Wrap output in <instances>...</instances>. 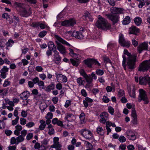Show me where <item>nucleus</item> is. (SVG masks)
<instances>
[{
  "instance_id": "obj_57",
  "label": "nucleus",
  "mask_w": 150,
  "mask_h": 150,
  "mask_svg": "<svg viewBox=\"0 0 150 150\" xmlns=\"http://www.w3.org/2000/svg\"><path fill=\"white\" fill-rule=\"evenodd\" d=\"M53 117V114L51 112H49L47 113L46 116L47 119H51Z\"/></svg>"
},
{
  "instance_id": "obj_29",
  "label": "nucleus",
  "mask_w": 150,
  "mask_h": 150,
  "mask_svg": "<svg viewBox=\"0 0 150 150\" xmlns=\"http://www.w3.org/2000/svg\"><path fill=\"white\" fill-rule=\"evenodd\" d=\"M103 59L104 62L106 64L107 63H109L110 64L109 65H112V64L108 57L104 56L103 57Z\"/></svg>"
},
{
  "instance_id": "obj_62",
  "label": "nucleus",
  "mask_w": 150,
  "mask_h": 150,
  "mask_svg": "<svg viewBox=\"0 0 150 150\" xmlns=\"http://www.w3.org/2000/svg\"><path fill=\"white\" fill-rule=\"evenodd\" d=\"M132 117H137V115L135 109L133 108L132 110Z\"/></svg>"
},
{
  "instance_id": "obj_10",
  "label": "nucleus",
  "mask_w": 150,
  "mask_h": 150,
  "mask_svg": "<svg viewBox=\"0 0 150 150\" xmlns=\"http://www.w3.org/2000/svg\"><path fill=\"white\" fill-rule=\"evenodd\" d=\"M139 83L141 84L145 85L148 83L150 87V77H140L139 78Z\"/></svg>"
},
{
  "instance_id": "obj_26",
  "label": "nucleus",
  "mask_w": 150,
  "mask_h": 150,
  "mask_svg": "<svg viewBox=\"0 0 150 150\" xmlns=\"http://www.w3.org/2000/svg\"><path fill=\"white\" fill-rule=\"evenodd\" d=\"M134 22L136 25L139 26L142 23V19L139 17H137L134 19Z\"/></svg>"
},
{
  "instance_id": "obj_25",
  "label": "nucleus",
  "mask_w": 150,
  "mask_h": 150,
  "mask_svg": "<svg viewBox=\"0 0 150 150\" xmlns=\"http://www.w3.org/2000/svg\"><path fill=\"white\" fill-rule=\"evenodd\" d=\"M48 47L49 50L53 51L54 50H56V47L54 44L53 42H50L48 44Z\"/></svg>"
},
{
  "instance_id": "obj_42",
  "label": "nucleus",
  "mask_w": 150,
  "mask_h": 150,
  "mask_svg": "<svg viewBox=\"0 0 150 150\" xmlns=\"http://www.w3.org/2000/svg\"><path fill=\"white\" fill-rule=\"evenodd\" d=\"M104 72L103 70L97 69L96 71V74L99 75L101 76L103 74Z\"/></svg>"
},
{
  "instance_id": "obj_27",
  "label": "nucleus",
  "mask_w": 150,
  "mask_h": 150,
  "mask_svg": "<svg viewBox=\"0 0 150 150\" xmlns=\"http://www.w3.org/2000/svg\"><path fill=\"white\" fill-rule=\"evenodd\" d=\"M55 88L54 85L51 84L45 88V90L47 92L50 91L51 90H53Z\"/></svg>"
},
{
  "instance_id": "obj_38",
  "label": "nucleus",
  "mask_w": 150,
  "mask_h": 150,
  "mask_svg": "<svg viewBox=\"0 0 150 150\" xmlns=\"http://www.w3.org/2000/svg\"><path fill=\"white\" fill-rule=\"evenodd\" d=\"M103 131V129L102 127H98L97 128V132L98 134L102 135L103 134V132H102Z\"/></svg>"
},
{
  "instance_id": "obj_46",
  "label": "nucleus",
  "mask_w": 150,
  "mask_h": 150,
  "mask_svg": "<svg viewBox=\"0 0 150 150\" xmlns=\"http://www.w3.org/2000/svg\"><path fill=\"white\" fill-rule=\"evenodd\" d=\"M19 119V117H16V119L13 120L12 122V124L13 125H14L17 124L18 123Z\"/></svg>"
},
{
  "instance_id": "obj_22",
  "label": "nucleus",
  "mask_w": 150,
  "mask_h": 150,
  "mask_svg": "<svg viewBox=\"0 0 150 150\" xmlns=\"http://www.w3.org/2000/svg\"><path fill=\"white\" fill-rule=\"evenodd\" d=\"M149 70L150 72V66H139V71L145 72Z\"/></svg>"
},
{
  "instance_id": "obj_64",
  "label": "nucleus",
  "mask_w": 150,
  "mask_h": 150,
  "mask_svg": "<svg viewBox=\"0 0 150 150\" xmlns=\"http://www.w3.org/2000/svg\"><path fill=\"white\" fill-rule=\"evenodd\" d=\"M27 133V130L24 129L21 132V136H22L23 138L26 135Z\"/></svg>"
},
{
  "instance_id": "obj_15",
  "label": "nucleus",
  "mask_w": 150,
  "mask_h": 150,
  "mask_svg": "<svg viewBox=\"0 0 150 150\" xmlns=\"http://www.w3.org/2000/svg\"><path fill=\"white\" fill-rule=\"evenodd\" d=\"M57 76V81L59 82H66L67 81V79L65 76L61 74H56Z\"/></svg>"
},
{
  "instance_id": "obj_47",
  "label": "nucleus",
  "mask_w": 150,
  "mask_h": 150,
  "mask_svg": "<svg viewBox=\"0 0 150 150\" xmlns=\"http://www.w3.org/2000/svg\"><path fill=\"white\" fill-rule=\"evenodd\" d=\"M79 72L80 74L82 76L84 77H85V76H86L87 75L85 71L83 69H81L79 71Z\"/></svg>"
},
{
  "instance_id": "obj_28",
  "label": "nucleus",
  "mask_w": 150,
  "mask_h": 150,
  "mask_svg": "<svg viewBox=\"0 0 150 150\" xmlns=\"http://www.w3.org/2000/svg\"><path fill=\"white\" fill-rule=\"evenodd\" d=\"M130 22V19L128 16H126L122 21V23L124 25H127L129 24Z\"/></svg>"
},
{
  "instance_id": "obj_61",
  "label": "nucleus",
  "mask_w": 150,
  "mask_h": 150,
  "mask_svg": "<svg viewBox=\"0 0 150 150\" xmlns=\"http://www.w3.org/2000/svg\"><path fill=\"white\" fill-rule=\"evenodd\" d=\"M103 100L105 103H107L109 101V99L107 96H104L103 98Z\"/></svg>"
},
{
  "instance_id": "obj_14",
  "label": "nucleus",
  "mask_w": 150,
  "mask_h": 150,
  "mask_svg": "<svg viewBox=\"0 0 150 150\" xmlns=\"http://www.w3.org/2000/svg\"><path fill=\"white\" fill-rule=\"evenodd\" d=\"M108 115L106 112L101 113L100 115L101 119L99 120L100 123L103 124L105 123L108 119Z\"/></svg>"
},
{
  "instance_id": "obj_30",
  "label": "nucleus",
  "mask_w": 150,
  "mask_h": 150,
  "mask_svg": "<svg viewBox=\"0 0 150 150\" xmlns=\"http://www.w3.org/2000/svg\"><path fill=\"white\" fill-rule=\"evenodd\" d=\"M81 123L83 124L84 123L85 116L84 113H81L79 116Z\"/></svg>"
},
{
  "instance_id": "obj_9",
  "label": "nucleus",
  "mask_w": 150,
  "mask_h": 150,
  "mask_svg": "<svg viewBox=\"0 0 150 150\" xmlns=\"http://www.w3.org/2000/svg\"><path fill=\"white\" fill-rule=\"evenodd\" d=\"M76 23V22L74 19H71L69 20H65L62 22L61 24L62 26H69L73 25Z\"/></svg>"
},
{
  "instance_id": "obj_41",
  "label": "nucleus",
  "mask_w": 150,
  "mask_h": 150,
  "mask_svg": "<svg viewBox=\"0 0 150 150\" xmlns=\"http://www.w3.org/2000/svg\"><path fill=\"white\" fill-rule=\"evenodd\" d=\"M10 84V82L8 80L6 79L5 80L4 83L3 84V86L4 87H6L9 86Z\"/></svg>"
},
{
  "instance_id": "obj_2",
  "label": "nucleus",
  "mask_w": 150,
  "mask_h": 150,
  "mask_svg": "<svg viewBox=\"0 0 150 150\" xmlns=\"http://www.w3.org/2000/svg\"><path fill=\"white\" fill-rule=\"evenodd\" d=\"M96 25L98 28L104 30L110 29L111 28V25L105 18L100 15L98 16V19L96 23Z\"/></svg>"
},
{
  "instance_id": "obj_24",
  "label": "nucleus",
  "mask_w": 150,
  "mask_h": 150,
  "mask_svg": "<svg viewBox=\"0 0 150 150\" xmlns=\"http://www.w3.org/2000/svg\"><path fill=\"white\" fill-rule=\"evenodd\" d=\"M120 45L124 47H129L130 46V43L128 41H126L125 40L124 41L121 42Z\"/></svg>"
},
{
  "instance_id": "obj_36",
  "label": "nucleus",
  "mask_w": 150,
  "mask_h": 150,
  "mask_svg": "<svg viewBox=\"0 0 150 150\" xmlns=\"http://www.w3.org/2000/svg\"><path fill=\"white\" fill-rule=\"evenodd\" d=\"M17 140V143L16 144H18L19 142H21L24 140V138L22 136L20 135L16 138Z\"/></svg>"
},
{
  "instance_id": "obj_12",
  "label": "nucleus",
  "mask_w": 150,
  "mask_h": 150,
  "mask_svg": "<svg viewBox=\"0 0 150 150\" xmlns=\"http://www.w3.org/2000/svg\"><path fill=\"white\" fill-rule=\"evenodd\" d=\"M87 82V84L85 85L86 88H89L93 86L92 84V79L91 77V75H86L84 77Z\"/></svg>"
},
{
  "instance_id": "obj_56",
  "label": "nucleus",
  "mask_w": 150,
  "mask_h": 150,
  "mask_svg": "<svg viewBox=\"0 0 150 150\" xmlns=\"http://www.w3.org/2000/svg\"><path fill=\"white\" fill-rule=\"evenodd\" d=\"M16 139L14 137L11 138V144H16L17 143L16 142Z\"/></svg>"
},
{
  "instance_id": "obj_31",
  "label": "nucleus",
  "mask_w": 150,
  "mask_h": 150,
  "mask_svg": "<svg viewBox=\"0 0 150 150\" xmlns=\"http://www.w3.org/2000/svg\"><path fill=\"white\" fill-rule=\"evenodd\" d=\"M133 88L132 90V91L129 92V96L133 98H136V96L135 94V91L136 89L134 87V85L133 86Z\"/></svg>"
},
{
  "instance_id": "obj_33",
  "label": "nucleus",
  "mask_w": 150,
  "mask_h": 150,
  "mask_svg": "<svg viewBox=\"0 0 150 150\" xmlns=\"http://www.w3.org/2000/svg\"><path fill=\"white\" fill-rule=\"evenodd\" d=\"M54 59L55 61V62L57 64H58L61 61V58L59 55L57 56H54Z\"/></svg>"
},
{
  "instance_id": "obj_23",
  "label": "nucleus",
  "mask_w": 150,
  "mask_h": 150,
  "mask_svg": "<svg viewBox=\"0 0 150 150\" xmlns=\"http://www.w3.org/2000/svg\"><path fill=\"white\" fill-rule=\"evenodd\" d=\"M84 16L86 20H89L90 21H93V18L91 15L88 12H86Z\"/></svg>"
},
{
  "instance_id": "obj_54",
  "label": "nucleus",
  "mask_w": 150,
  "mask_h": 150,
  "mask_svg": "<svg viewBox=\"0 0 150 150\" xmlns=\"http://www.w3.org/2000/svg\"><path fill=\"white\" fill-rule=\"evenodd\" d=\"M19 108L18 107H17L16 108V109L14 110L13 115H14L16 117H19L18 116V111L17 109H19Z\"/></svg>"
},
{
  "instance_id": "obj_16",
  "label": "nucleus",
  "mask_w": 150,
  "mask_h": 150,
  "mask_svg": "<svg viewBox=\"0 0 150 150\" xmlns=\"http://www.w3.org/2000/svg\"><path fill=\"white\" fill-rule=\"evenodd\" d=\"M72 36L79 39H83L84 37L81 31H74L72 33Z\"/></svg>"
},
{
  "instance_id": "obj_13",
  "label": "nucleus",
  "mask_w": 150,
  "mask_h": 150,
  "mask_svg": "<svg viewBox=\"0 0 150 150\" xmlns=\"http://www.w3.org/2000/svg\"><path fill=\"white\" fill-rule=\"evenodd\" d=\"M148 47V44L144 42L139 45L137 47V50L139 53H140L144 50H147Z\"/></svg>"
},
{
  "instance_id": "obj_43",
  "label": "nucleus",
  "mask_w": 150,
  "mask_h": 150,
  "mask_svg": "<svg viewBox=\"0 0 150 150\" xmlns=\"http://www.w3.org/2000/svg\"><path fill=\"white\" fill-rule=\"evenodd\" d=\"M8 71V68H7L6 66H4V67L2 68L1 71V72L6 73Z\"/></svg>"
},
{
  "instance_id": "obj_51",
  "label": "nucleus",
  "mask_w": 150,
  "mask_h": 150,
  "mask_svg": "<svg viewBox=\"0 0 150 150\" xmlns=\"http://www.w3.org/2000/svg\"><path fill=\"white\" fill-rule=\"evenodd\" d=\"M14 42L12 40H8L6 43V45L7 47L11 46Z\"/></svg>"
},
{
  "instance_id": "obj_40",
  "label": "nucleus",
  "mask_w": 150,
  "mask_h": 150,
  "mask_svg": "<svg viewBox=\"0 0 150 150\" xmlns=\"http://www.w3.org/2000/svg\"><path fill=\"white\" fill-rule=\"evenodd\" d=\"M47 34V32L45 31H43L40 32L38 35L39 37L40 38H43Z\"/></svg>"
},
{
  "instance_id": "obj_3",
  "label": "nucleus",
  "mask_w": 150,
  "mask_h": 150,
  "mask_svg": "<svg viewBox=\"0 0 150 150\" xmlns=\"http://www.w3.org/2000/svg\"><path fill=\"white\" fill-rule=\"evenodd\" d=\"M139 94L138 98V101L140 102L141 100H143L144 101L145 104H148L149 101L146 94V92L142 89H139Z\"/></svg>"
},
{
  "instance_id": "obj_18",
  "label": "nucleus",
  "mask_w": 150,
  "mask_h": 150,
  "mask_svg": "<svg viewBox=\"0 0 150 150\" xmlns=\"http://www.w3.org/2000/svg\"><path fill=\"white\" fill-rule=\"evenodd\" d=\"M139 29L135 26H132L129 28V33L134 35H137L139 32Z\"/></svg>"
},
{
  "instance_id": "obj_21",
  "label": "nucleus",
  "mask_w": 150,
  "mask_h": 150,
  "mask_svg": "<svg viewBox=\"0 0 150 150\" xmlns=\"http://www.w3.org/2000/svg\"><path fill=\"white\" fill-rule=\"evenodd\" d=\"M28 93L27 91H24L20 94V98L23 100H26L28 97Z\"/></svg>"
},
{
  "instance_id": "obj_20",
  "label": "nucleus",
  "mask_w": 150,
  "mask_h": 150,
  "mask_svg": "<svg viewBox=\"0 0 150 150\" xmlns=\"http://www.w3.org/2000/svg\"><path fill=\"white\" fill-rule=\"evenodd\" d=\"M69 54L71 56L75 58H78V59H79L78 57L80 56L79 54H77L75 53L74 52V50L71 48H69Z\"/></svg>"
},
{
  "instance_id": "obj_5",
  "label": "nucleus",
  "mask_w": 150,
  "mask_h": 150,
  "mask_svg": "<svg viewBox=\"0 0 150 150\" xmlns=\"http://www.w3.org/2000/svg\"><path fill=\"white\" fill-rule=\"evenodd\" d=\"M137 56L132 55L128 57L127 59V64L128 66H135L136 64Z\"/></svg>"
},
{
  "instance_id": "obj_35",
  "label": "nucleus",
  "mask_w": 150,
  "mask_h": 150,
  "mask_svg": "<svg viewBox=\"0 0 150 150\" xmlns=\"http://www.w3.org/2000/svg\"><path fill=\"white\" fill-rule=\"evenodd\" d=\"M14 4L17 8H21V9L24 8V4L23 3L15 2Z\"/></svg>"
},
{
  "instance_id": "obj_59",
  "label": "nucleus",
  "mask_w": 150,
  "mask_h": 150,
  "mask_svg": "<svg viewBox=\"0 0 150 150\" xmlns=\"http://www.w3.org/2000/svg\"><path fill=\"white\" fill-rule=\"evenodd\" d=\"M49 109L51 112H54L55 111V107L53 105H51L49 106Z\"/></svg>"
},
{
  "instance_id": "obj_60",
  "label": "nucleus",
  "mask_w": 150,
  "mask_h": 150,
  "mask_svg": "<svg viewBox=\"0 0 150 150\" xmlns=\"http://www.w3.org/2000/svg\"><path fill=\"white\" fill-rule=\"evenodd\" d=\"M33 137V134L32 133H28L26 136V139L27 140H30Z\"/></svg>"
},
{
  "instance_id": "obj_7",
  "label": "nucleus",
  "mask_w": 150,
  "mask_h": 150,
  "mask_svg": "<svg viewBox=\"0 0 150 150\" xmlns=\"http://www.w3.org/2000/svg\"><path fill=\"white\" fill-rule=\"evenodd\" d=\"M83 62L85 65L88 66L92 65L99 66L100 65V64L96 59H87L84 60Z\"/></svg>"
},
{
  "instance_id": "obj_8",
  "label": "nucleus",
  "mask_w": 150,
  "mask_h": 150,
  "mask_svg": "<svg viewBox=\"0 0 150 150\" xmlns=\"http://www.w3.org/2000/svg\"><path fill=\"white\" fill-rule=\"evenodd\" d=\"M59 139V138L58 137H55L54 138V144L51 146V148H56L57 150H61L62 146L58 142Z\"/></svg>"
},
{
  "instance_id": "obj_55",
  "label": "nucleus",
  "mask_w": 150,
  "mask_h": 150,
  "mask_svg": "<svg viewBox=\"0 0 150 150\" xmlns=\"http://www.w3.org/2000/svg\"><path fill=\"white\" fill-rule=\"evenodd\" d=\"M126 148V145L123 144H121L119 147L120 150H125Z\"/></svg>"
},
{
  "instance_id": "obj_49",
  "label": "nucleus",
  "mask_w": 150,
  "mask_h": 150,
  "mask_svg": "<svg viewBox=\"0 0 150 150\" xmlns=\"http://www.w3.org/2000/svg\"><path fill=\"white\" fill-rule=\"evenodd\" d=\"M108 110L109 112L113 115L114 112V111L113 108L111 106H109L108 108Z\"/></svg>"
},
{
  "instance_id": "obj_52",
  "label": "nucleus",
  "mask_w": 150,
  "mask_h": 150,
  "mask_svg": "<svg viewBox=\"0 0 150 150\" xmlns=\"http://www.w3.org/2000/svg\"><path fill=\"white\" fill-rule=\"evenodd\" d=\"M20 124L22 125H24L26 124V120L23 118H21L20 119Z\"/></svg>"
},
{
  "instance_id": "obj_50",
  "label": "nucleus",
  "mask_w": 150,
  "mask_h": 150,
  "mask_svg": "<svg viewBox=\"0 0 150 150\" xmlns=\"http://www.w3.org/2000/svg\"><path fill=\"white\" fill-rule=\"evenodd\" d=\"M5 101H6L7 103H8L9 105H11V106H14V103L12 101H9V100L8 99H5Z\"/></svg>"
},
{
  "instance_id": "obj_53",
  "label": "nucleus",
  "mask_w": 150,
  "mask_h": 150,
  "mask_svg": "<svg viewBox=\"0 0 150 150\" xmlns=\"http://www.w3.org/2000/svg\"><path fill=\"white\" fill-rule=\"evenodd\" d=\"M123 61L122 62V66H125L126 63L127 61V58L125 55H123Z\"/></svg>"
},
{
  "instance_id": "obj_19",
  "label": "nucleus",
  "mask_w": 150,
  "mask_h": 150,
  "mask_svg": "<svg viewBox=\"0 0 150 150\" xmlns=\"http://www.w3.org/2000/svg\"><path fill=\"white\" fill-rule=\"evenodd\" d=\"M20 15L23 17H27L30 14V12H27L24 8L21 10Z\"/></svg>"
},
{
  "instance_id": "obj_34",
  "label": "nucleus",
  "mask_w": 150,
  "mask_h": 150,
  "mask_svg": "<svg viewBox=\"0 0 150 150\" xmlns=\"http://www.w3.org/2000/svg\"><path fill=\"white\" fill-rule=\"evenodd\" d=\"M71 63L73 66H78L79 65V63L78 61H76L72 59H70L69 63Z\"/></svg>"
},
{
  "instance_id": "obj_45",
  "label": "nucleus",
  "mask_w": 150,
  "mask_h": 150,
  "mask_svg": "<svg viewBox=\"0 0 150 150\" xmlns=\"http://www.w3.org/2000/svg\"><path fill=\"white\" fill-rule=\"evenodd\" d=\"M83 81L82 80V78L81 77L78 78L77 79V82L79 84V85H83Z\"/></svg>"
},
{
  "instance_id": "obj_39",
  "label": "nucleus",
  "mask_w": 150,
  "mask_h": 150,
  "mask_svg": "<svg viewBox=\"0 0 150 150\" xmlns=\"http://www.w3.org/2000/svg\"><path fill=\"white\" fill-rule=\"evenodd\" d=\"M119 141L121 142H124L126 141V138L123 136H121L119 138Z\"/></svg>"
},
{
  "instance_id": "obj_11",
  "label": "nucleus",
  "mask_w": 150,
  "mask_h": 150,
  "mask_svg": "<svg viewBox=\"0 0 150 150\" xmlns=\"http://www.w3.org/2000/svg\"><path fill=\"white\" fill-rule=\"evenodd\" d=\"M127 137L129 140H134L136 139V137L134 133L130 130H128L126 132Z\"/></svg>"
},
{
  "instance_id": "obj_48",
  "label": "nucleus",
  "mask_w": 150,
  "mask_h": 150,
  "mask_svg": "<svg viewBox=\"0 0 150 150\" xmlns=\"http://www.w3.org/2000/svg\"><path fill=\"white\" fill-rule=\"evenodd\" d=\"M118 96L119 97L124 96V91L120 90L118 92Z\"/></svg>"
},
{
  "instance_id": "obj_17",
  "label": "nucleus",
  "mask_w": 150,
  "mask_h": 150,
  "mask_svg": "<svg viewBox=\"0 0 150 150\" xmlns=\"http://www.w3.org/2000/svg\"><path fill=\"white\" fill-rule=\"evenodd\" d=\"M111 12L114 14H122L123 13V10L121 8L116 7L112 8L110 9Z\"/></svg>"
},
{
  "instance_id": "obj_1",
  "label": "nucleus",
  "mask_w": 150,
  "mask_h": 150,
  "mask_svg": "<svg viewBox=\"0 0 150 150\" xmlns=\"http://www.w3.org/2000/svg\"><path fill=\"white\" fill-rule=\"evenodd\" d=\"M54 37L58 41H56V42L57 44V49L60 53L62 54H65L67 52L66 48L59 42L67 46H71V45L58 35H54Z\"/></svg>"
},
{
  "instance_id": "obj_58",
  "label": "nucleus",
  "mask_w": 150,
  "mask_h": 150,
  "mask_svg": "<svg viewBox=\"0 0 150 150\" xmlns=\"http://www.w3.org/2000/svg\"><path fill=\"white\" fill-rule=\"evenodd\" d=\"M132 43L134 47L137 46L138 45L137 41L135 39H132Z\"/></svg>"
},
{
  "instance_id": "obj_32",
  "label": "nucleus",
  "mask_w": 150,
  "mask_h": 150,
  "mask_svg": "<svg viewBox=\"0 0 150 150\" xmlns=\"http://www.w3.org/2000/svg\"><path fill=\"white\" fill-rule=\"evenodd\" d=\"M140 66H150V59L144 61L140 64Z\"/></svg>"
},
{
  "instance_id": "obj_44",
  "label": "nucleus",
  "mask_w": 150,
  "mask_h": 150,
  "mask_svg": "<svg viewBox=\"0 0 150 150\" xmlns=\"http://www.w3.org/2000/svg\"><path fill=\"white\" fill-rule=\"evenodd\" d=\"M35 125L34 122H30L26 125V126L28 128H30Z\"/></svg>"
},
{
  "instance_id": "obj_6",
  "label": "nucleus",
  "mask_w": 150,
  "mask_h": 150,
  "mask_svg": "<svg viewBox=\"0 0 150 150\" xmlns=\"http://www.w3.org/2000/svg\"><path fill=\"white\" fill-rule=\"evenodd\" d=\"M105 16L112 21L113 24V25L117 23L119 21V16L117 14H106Z\"/></svg>"
},
{
  "instance_id": "obj_37",
  "label": "nucleus",
  "mask_w": 150,
  "mask_h": 150,
  "mask_svg": "<svg viewBox=\"0 0 150 150\" xmlns=\"http://www.w3.org/2000/svg\"><path fill=\"white\" fill-rule=\"evenodd\" d=\"M125 40L123 35V34H120L119 35V42L120 44L121 42H122L123 41H124V40Z\"/></svg>"
},
{
  "instance_id": "obj_63",
  "label": "nucleus",
  "mask_w": 150,
  "mask_h": 150,
  "mask_svg": "<svg viewBox=\"0 0 150 150\" xmlns=\"http://www.w3.org/2000/svg\"><path fill=\"white\" fill-rule=\"evenodd\" d=\"M58 101V98L57 97H53L52 99V101L54 104H56Z\"/></svg>"
},
{
  "instance_id": "obj_4",
  "label": "nucleus",
  "mask_w": 150,
  "mask_h": 150,
  "mask_svg": "<svg viewBox=\"0 0 150 150\" xmlns=\"http://www.w3.org/2000/svg\"><path fill=\"white\" fill-rule=\"evenodd\" d=\"M79 132L82 136L87 139H90L93 137L91 132L86 128L82 129L79 131Z\"/></svg>"
}]
</instances>
